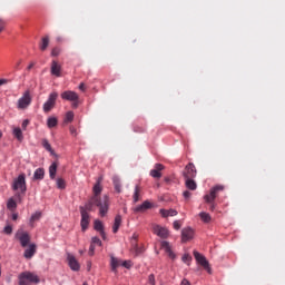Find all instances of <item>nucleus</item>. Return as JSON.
<instances>
[{
	"instance_id": "nucleus-30",
	"label": "nucleus",
	"mask_w": 285,
	"mask_h": 285,
	"mask_svg": "<svg viewBox=\"0 0 285 285\" xmlns=\"http://www.w3.org/2000/svg\"><path fill=\"white\" fill-rule=\"evenodd\" d=\"M57 168H58L57 163H52L51 166L49 167V175L51 179H55V177H57Z\"/></svg>"
},
{
	"instance_id": "nucleus-33",
	"label": "nucleus",
	"mask_w": 285,
	"mask_h": 285,
	"mask_svg": "<svg viewBox=\"0 0 285 285\" xmlns=\"http://www.w3.org/2000/svg\"><path fill=\"white\" fill-rule=\"evenodd\" d=\"M141 197V188H139V186L135 187V193H134V202L135 204H137V202H139Z\"/></svg>"
},
{
	"instance_id": "nucleus-47",
	"label": "nucleus",
	"mask_w": 285,
	"mask_h": 285,
	"mask_svg": "<svg viewBox=\"0 0 285 285\" xmlns=\"http://www.w3.org/2000/svg\"><path fill=\"white\" fill-rule=\"evenodd\" d=\"M29 124H30V120H28V119H26V120L22 121V128H23V130H26V128H28Z\"/></svg>"
},
{
	"instance_id": "nucleus-61",
	"label": "nucleus",
	"mask_w": 285,
	"mask_h": 285,
	"mask_svg": "<svg viewBox=\"0 0 285 285\" xmlns=\"http://www.w3.org/2000/svg\"><path fill=\"white\" fill-rule=\"evenodd\" d=\"M82 285H88V283H83Z\"/></svg>"
},
{
	"instance_id": "nucleus-2",
	"label": "nucleus",
	"mask_w": 285,
	"mask_h": 285,
	"mask_svg": "<svg viewBox=\"0 0 285 285\" xmlns=\"http://www.w3.org/2000/svg\"><path fill=\"white\" fill-rule=\"evenodd\" d=\"M19 285H32L39 284L41 279L36 273L32 272H22L18 276Z\"/></svg>"
},
{
	"instance_id": "nucleus-11",
	"label": "nucleus",
	"mask_w": 285,
	"mask_h": 285,
	"mask_svg": "<svg viewBox=\"0 0 285 285\" xmlns=\"http://www.w3.org/2000/svg\"><path fill=\"white\" fill-rule=\"evenodd\" d=\"M184 177L185 179H195V177H197V168H195V165L193 163H189L185 167Z\"/></svg>"
},
{
	"instance_id": "nucleus-29",
	"label": "nucleus",
	"mask_w": 285,
	"mask_h": 285,
	"mask_svg": "<svg viewBox=\"0 0 285 285\" xmlns=\"http://www.w3.org/2000/svg\"><path fill=\"white\" fill-rule=\"evenodd\" d=\"M58 124H59V120L57 119V117H49L47 119L48 128H57Z\"/></svg>"
},
{
	"instance_id": "nucleus-52",
	"label": "nucleus",
	"mask_w": 285,
	"mask_h": 285,
	"mask_svg": "<svg viewBox=\"0 0 285 285\" xmlns=\"http://www.w3.org/2000/svg\"><path fill=\"white\" fill-rule=\"evenodd\" d=\"M6 83H8L7 79H0V86H6Z\"/></svg>"
},
{
	"instance_id": "nucleus-57",
	"label": "nucleus",
	"mask_w": 285,
	"mask_h": 285,
	"mask_svg": "<svg viewBox=\"0 0 285 285\" xmlns=\"http://www.w3.org/2000/svg\"><path fill=\"white\" fill-rule=\"evenodd\" d=\"M79 254H80V255H83V250H79Z\"/></svg>"
},
{
	"instance_id": "nucleus-32",
	"label": "nucleus",
	"mask_w": 285,
	"mask_h": 285,
	"mask_svg": "<svg viewBox=\"0 0 285 285\" xmlns=\"http://www.w3.org/2000/svg\"><path fill=\"white\" fill-rule=\"evenodd\" d=\"M45 175H46V171H43L42 168H38V169H36V171L33 174V178L35 179H43Z\"/></svg>"
},
{
	"instance_id": "nucleus-13",
	"label": "nucleus",
	"mask_w": 285,
	"mask_h": 285,
	"mask_svg": "<svg viewBox=\"0 0 285 285\" xmlns=\"http://www.w3.org/2000/svg\"><path fill=\"white\" fill-rule=\"evenodd\" d=\"M195 237V229L190 227H185L181 230V242H190Z\"/></svg>"
},
{
	"instance_id": "nucleus-14",
	"label": "nucleus",
	"mask_w": 285,
	"mask_h": 285,
	"mask_svg": "<svg viewBox=\"0 0 285 285\" xmlns=\"http://www.w3.org/2000/svg\"><path fill=\"white\" fill-rule=\"evenodd\" d=\"M61 99H65V101H79V95L75 91H63L61 94Z\"/></svg>"
},
{
	"instance_id": "nucleus-40",
	"label": "nucleus",
	"mask_w": 285,
	"mask_h": 285,
	"mask_svg": "<svg viewBox=\"0 0 285 285\" xmlns=\"http://www.w3.org/2000/svg\"><path fill=\"white\" fill-rule=\"evenodd\" d=\"M42 146L43 148H46V150H48V153H52V147L50 146V142H48V140H42Z\"/></svg>"
},
{
	"instance_id": "nucleus-35",
	"label": "nucleus",
	"mask_w": 285,
	"mask_h": 285,
	"mask_svg": "<svg viewBox=\"0 0 285 285\" xmlns=\"http://www.w3.org/2000/svg\"><path fill=\"white\" fill-rule=\"evenodd\" d=\"M41 219V212H36L31 218H30V224H35V222H39Z\"/></svg>"
},
{
	"instance_id": "nucleus-46",
	"label": "nucleus",
	"mask_w": 285,
	"mask_h": 285,
	"mask_svg": "<svg viewBox=\"0 0 285 285\" xmlns=\"http://www.w3.org/2000/svg\"><path fill=\"white\" fill-rule=\"evenodd\" d=\"M148 283L150 285H155V275L150 274L149 277H148Z\"/></svg>"
},
{
	"instance_id": "nucleus-42",
	"label": "nucleus",
	"mask_w": 285,
	"mask_h": 285,
	"mask_svg": "<svg viewBox=\"0 0 285 285\" xmlns=\"http://www.w3.org/2000/svg\"><path fill=\"white\" fill-rule=\"evenodd\" d=\"M121 266L125 268H132V262L131 261H121Z\"/></svg>"
},
{
	"instance_id": "nucleus-23",
	"label": "nucleus",
	"mask_w": 285,
	"mask_h": 285,
	"mask_svg": "<svg viewBox=\"0 0 285 285\" xmlns=\"http://www.w3.org/2000/svg\"><path fill=\"white\" fill-rule=\"evenodd\" d=\"M110 266H111V271L114 273H117V268L121 266V261H119L118 258L111 256Z\"/></svg>"
},
{
	"instance_id": "nucleus-8",
	"label": "nucleus",
	"mask_w": 285,
	"mask_h": 285,
	"mask_svg": "<svg viewBox=\"0 0 285 285\" xmlns=\"http://www.w3.org/2000/svg\"><path fill=\"white\" fill-rule=\"evenodd\" d=\"M219 190H224V186L223 185H216L215 187H213L209 191V194L205 195L204 199L207 204H213V202H215V198L217 197V193H219Z\"/></svg>"
},
{
	"instance_id": "nucleus-54",
	"label": "nucleus",
	"mask_w": 285,
	"mask_h": 285,
	"mask_svg": "<svg viewBox=\"0 0 285 285\" xmlns=\"http://www.w3.org/2000/svg\"><path fill=\"white\" fill-rule=\"evenodd\" d=\"M32 68H35V62H31V63L27 67V70H32Z\"/></svg>"
},
{
	"instance_id": "nucleus-19",
	"label": "nucleus",
	"mask_w": 285,
	"mask_h": 285,
	"mask_svg": "<svg viewBox=\"0 0 285 285\" xmlns=\"http://www.w3.org/2000/svg\"><path fill=\"white\" fill-rule=\"evenodd\" d=\"M161 170H164V165H161V164H156V165H155V168L150 170L151 177H154V179H160V177H161Z\"/></svg>"
},
{
	"instance_id": "nucleus-7",
	"label": "nucleus",
	"mask_w": 285,
	"mask_h": 285,
	"mask_svg": "<svg viewBox=\"0 0 285 285\" xmlns=\"http://www.w3.org/2000/svg\"><path fill=\"white\" fill-rule=\"evenodd\" d=\"M16 239H18L22 246V248H26V246H30V234L23 229H19L16 233Z\"/></svg>"
},
{
	"instance_id": "nucleus-4",
	"label": "nucleus",
	"mask_w": 285,
	"mask_h": 285,
	"mask_svg": "<svg viewBox=\"0 0 285 285\" xmlns=\"http://www.w3.org/2000/svg\"><path fill=\"white\" fill-rule=\"evenodd\" d=\"M13 190L17 193H26L27 187H26V174H20L12 184Z\"/></svg>"
},
{
	"instance_id": "nucleus-9",
	"label": "nucleus",
	"mask_w": 285,
	"mask_h": 285,
	"mask_svg": "<svg viewBox=\"0 0 285 285\" xmlns=\"http://www.w3.org/2000/svg\"><path fill=\"white\" fill-rule=\"evenodd\" d=\"M57 97H59V94H57L56 91L49 95L48 100L43 105V110L46 112H50L51 109L55 108V105L57 104Z\"/></svg>"
},
{
	"instance_id": "nucleus-37",
	"label": "nucleus",
	"mask_w": 285,
	"mask_h": 285,
	"mask_svg": "<svg viewBox=\"0 0 285 285\" xmlns=\"http://www.w3.org/2000/svg\"><path fill=\"white\" fill-rule=\"evenodd\" d=\"M114 185H115L117 193H121V184L119 183L118 177H114Z\"/></svg>"
},
{
	"instance_id": "nucleus-49",
	"label": "nucleus",
	"mask_w": 285,
	"mask_h": 285,
	"mask_svg": "<svg viewBox=\"0 0 285 285\" xmlns=\"http://www.w3.org/2000/svg\"><path fill=\"white\" fill-rule=\"evenodd\" d=\"M4 28H6V22L0 19V32H3Z\"/></svg>"
},
{
	"instance_id": "nucleus-18",
	"label": "nucleus",
	"mask_w": 285,
	"mask_h": 285,
	"mask_svg": "<svg viewBox=\"0 0 285 285\" xmlns=\"http://www.w3.org/2000/svg\"><path fill=\"white\" fill-rule=\"evenodd\" d=\"M161 248L163 250H165V253H167L170 259H175L176 255H175V252H173V247L170 246V243L166 240L161 242Z\"/></svg>"
},
{
	"instance_id": "nucleus-51",
	"label": "nucleus",
	"mask_w": 285,
	"mask_h": 285,
	"mask_svg": "<svg viewBox=\"0 0 285 285\" xmlns=\"http://www.w3.org/2000/svg\"><path fill=\"white\" fill-rule=\"evenodd\" d=\"M11 217L13 222H17V219H19V215L17 213H13Z\"/></svg>"
},
{
	"instance_id": "nucleus-6",
	"label": "nucleus",
	"mask_w": 285,
	"mask_h": 285,
	"mask_svg": "<svg viewBox=\"0 0 285 285\" xmlns=\"http://www.w3.org/2000/svg\"><path fill=\"white\" fill-rule=\"evenodd\" d=\"M32 104V96H30V91H24L22 97L18 100L19 110H26L28 106Z\"/></svg>"
},
{
	"instance_id": "nucleus-50",
	"label": "nucleus",
	"mask_w": 285,
	"mask_h": 285,
	"mask_svg": "<svg viewBox=\"0 0 285 285\" xmlns=\"http://www.w3.org/2000/svg\"><path fill=\"white\" fill-rule=\"evenodd\" d=\"M180 285H190V282L186 278H184L180 283Z\"/></svg>"
},
{
	"instance_id": "nucleus-39",
	"label": "nucleus",
	"mask_w": 285,
	"mask_h": 285,
	"mask_svg": "<svg viewBox=\"0 0 285 285\" xmlns=\"http://www.w3.org/2000/svg\"><path fill=\"white\" fill-rule=\"evenodd\" d=\"M21 63H23V59H17L13 63L14 70H21Z\"/></svg>"
},
{
	"instance_id": "nucleus-53",
	"label": "nucleus",
	"mask_w": 285,
	"mask_h": 285,
	"mask_svg": "<svg viewBox=\"0 0 285 285\" xmlns=\"http://www.w3.org/2000/svg\"><path fill=\"white\" fill-rule=\"evenodd\" d=\"M79 90H86V85L83 83V82H81L80 85H79Z\"/></svg>"
},
{
	"instance_id": "nucleus-10",
	"label": "nucleus",
	"mask_w": 285,
	"mask_h": 285,
	"mask_svg": "<svg viewBox=\"0 0 285 285\" xmlns=\"http://www.w3.org/2000/svg\"><path fill=\"white\" fill-rule=\"evenodd\" d=\"M153 233L161 237V239H167L168 235H170L168 228L161 227V225H153Z\"/></svg>"
},
{
	"instance_id": "nucleus-27",
	"label": "nucleus",
	"mask_w": 285,
	"mask_h": 285,
	"mask_svg": "<svg viewBox=\"0 0 285 285\" xmlns=\"http://www.w3.org/2000/svg\"><path fill=\"white\" fill-rule=\"evenodd\" d=\"M48 46H50V38L48 36L43 37L40 42V50L43 52L48 50Z\"/></svg>"
},
{
	"instance_id": "nucleus-1",
	"label": "nucleus",
	"mask_w": 285,
	"mask_h": 285,
	"mask_svg": "<svg viewBox=\"0 0 285 285\" xmlns=\"http://www.w3.org/2000/svg\"><path fill=\"white\" fill-rule=\"evenodd\" d=\"M101 190H102L101 180H98V183L92 188L94 196L90 198L87 206H97L99 208L100 217H106V215H108L110 199L106 195L102 197H99V195H101Z\"/></svg>"
},
{
	"instance_id": "nucleus-55",
	"label": "nucleus",
	"mask_w": 285,
	"mask_h": 285,
	"mask_svg": "<svg viewBox=\"0 0 285 285\" xmlns=\"http://www.w3.org/2000/svg\"><path fill=\"white\" fill-rule=\"evenodd\" d=\"M139 236L137 235V234H134L132 235V239H134V242H137V238H138Z\"/></svg>"
},
{
	"instance_id": "nucleus-45",
	"label": "nucleus",
	"mask_w": 285,
	"mask_h": 285,
	"mask_svg": "<svg viewBox=\"0 0 285 285\" xmlns=\"http://www.w3.org/2000/svg\"><path fill=\"white\" fill-rule=\"evenodd\" d=\"M69 131H70V135H72L73 137H77V128H75V126H70Z\"/></svg>"
},
{
	"instance_id": "nucleus-24",
	"label": "nucleus",
	"mask_w": 285,
	"mask_h": 285,
	"mask_svg": "<svg viewBox=\"0 0 285 285\" xmlns=\"http://www.w3.org/2000/svg\"><path fill=\"white\" fill-rule=\"evenodd\" d=\"M161 217H176V209H160Z\"/></svg>"
},
{
	"instance_id": "nucleus-17",
	"label": "nucleus",
	"mask_w": 285,
	"mask_h": 285,
	"mask_svg": "<svg viewBox=\"0 0 285 285\" xmlns=\"http://www.w3.org/2000/svg\"><path fill=\"white\" fill-rule=\"evenodd\" d=\"M153 208V203L149 200H145L141 205L135 207V213H146V210H150Z\"/></svg>"
},
{
	"instance_id": "nucleus-38",
	"label": "nucleus",
	"mask_w": 285,
	"mask_h": 285,
	"mask_svg": "<svg viewBox=\"0 0 285 285\" xmlns=\"http://www.w3.org/2000/svg\"><path fill=\"white\" fill-rule=\"evenodd\" d=\"M61 55V48L56 47L51 50V57H59Z\"/></svg>"
},
{
	"instance_id": "nucleus-56",
	"label": "nucleus",
	"mask_w": 285,
	"mask_h": 285,
	"mask_svg": "<svg viewBox=\"0 0 285 285\" xmlns=\"http://www.w3.org/2000/svg\"><path fill=\"white\" fill-rule=\"evenodd\" d=\"M3 137V132L0 131V139Z\"/></svg>"
},
{
	"instance_id": "nucleus-34",
	"label": "nucleus",
	"mask_w": 285,
	"mask_h": 285,
	"mask_svg": "<svg viewBox=\"0 0 285 285\" xmlns=\"http://www.w3.org/2000/svg\"><path fill=\"white\" fill-rule=\"evenodd\" d=\"M75 119V112L68 111L65 117V124H70Z\"/></svg>"
},
{
	"instance_id": "nucleus-15",
	"label": "nucleus",
	"mask_w": 285,
	"mask_h": 285,
	"mask_svg": "<svg viewBox=\"0 0 285 285\" xmlns=\"http://www.w3.org/2000/svg\"><path fill=\"white\" fill-rule=\"evenodd\" d=\"M36 253H37V245L35 243H30L28 245V248L23 253V257L26 259H32V257H35Z\"/></svg>"
},
{
	"instance_id": "nucleus-16",
	"label": "nucleus",
	"mask_w": 285,
	"mask_h": 285,
	"mask_svg": "<svg viewBox=\"0 0 285 285\" xmlns=\"http://www.w3.org/2000/svg\"><path fill=\"white\" fill-rule=\"evenodd\" d=\"M97 246H102V243H101V239H99V237L95 236L91 238V244L89 247L90 257L95 255V248H97Z\"/></svg>"
},
{
	"instance_id": "nucleus-41",
	"label": "nucleus",
	"mask_w": 285,
	"mask_h": 285,
	"mask_svg": "<svg viewBox=\"0 0 285 285\" xmlns=\"http://www.w3.org/2000/svg\"><path fill=\"white\" fill-rule=\"evenodd\" d=\"M191 259H193V257L190 256V254H185V255L183 256V262H184L185 264H190Z\"/></svg>"
},
{
	"instance_id": "nucleus-21",
	"label": "nucleus",
	"mask_w": 285,
	"mask_h": 285,
	"mask_svg": "<svg viewBox=\"0 0 285 285\" xmlns=\"http://www.w3.org/2000/svg\"><path fill=\"white\" fill-rule=\"evenodd\" d=\"M94 228L95 230L100 233V236L102 237V239H106V232H104V223H101V220H98V219L95 220Z\"/></svg>"
},
{
	"instance_id": "nucleus-26",
	"label": "nucleus",
	"mask_w": 285,
	"mask_h": 285,
	"mask_svg": "<svg viewBox=\"0 0 285 285\" xmlns=\"http://www.w3.org/2000/svg\"><path fill=\"white\" fill-rule=\"evenodd\" d=\"M198 216L202 219V222H204V224H210V222H213V217H210V214L206 212L199 213Z\"/></svg>"
},
{
	"instance_id": "nucleus-60",
	"label": "nucleus",
	"mask_w": 285,
	"mask_h": 285,
	"mask_svg": "<svg viewBox=\"0 0 285 285\" xmlns=\"http://www.w3.org/2000/svg\"><path fill=\"white\" fill-rule=\"evenodd\" d=\"M0 277H1V265H0Z\"/></svg>"
},
{
	"instance_id": "nucleus-20",
	"label": "nucleus",
	"mask_w": 285,
	"mask_h": 285,
	"mask_svg": "<svg viewBox=\"0 0 285 285\" xmlns=\"http://www.w3.org/2000/svg\"><path fill=\"white\" fill-rule=\"evenodd\" d=\"M51 75L55 77H61V65L57 62V60H53L51 62Z\"/></svg>"
},
{
	"instance_id": "nucleus-44",
	"label": "nucleus",
	"mask_w": 285,
	"mask_h": 285,
	"mask_svg": "<svg viewBox=\"0 0 285 285\" xmlns=\"http://www.w3.org/2000/svg\"><path fill=\"white\" fill-rule=\"evenodd\" d=\"M174 228H175V230H179V228H181V222L180 220H175L174 222Z\"/></svg>"
},
{
	"instance_id": "nucleus-58",
	"label": "nucleus",
	"mask_w": 285,
	"mask_h": 285,
	"mask_svg": "<svg viewBox=\"0 0 285 285\" xmlns=\"http://www.w3.org/2000/svg\"><path fill=\"white\" fill-rule=\"evenodd\" d=\"M57 41H61V38H57Z\"/></svg>"
},
{
	"instance_id": "nucleus-28",
	"label": "nucleus",
	"mask_w": 285,
	"mask_h": 285,
	"mask_svg": "<svg viewBox=\"0 0 285 285\" xmlns=\"http://www.w3.org/2000/svg\"><path fill=\"white\" fill-rule=\"evenodd\" d=\"M7 208L8 210H10L11 213H14V210H17V202L14 200V198H9L7 202Z\"/></svg>"
},
{
	"instance_id": "nucleus-36",
	"label": "nucleus",
	"mask_w": 285,
	"mask_h": 285,
	"mask_svg": "<svg viewBox=\"0 0 285 285\" xmlns=\"http://www.w3.org/2000/svg\"><path fill=\"white\" fill-rule=\"evenodd\" d=\"M57 188H59L60 190H63L66 188V180L63 178L57 179Z\"/></svg>"
},
{
	"instance_id": "nucleus-31",
	"label": "nucleus",
	"mask_w": 285,
	"mask_h": 285,
	"mask_svg": "<svg viewBox=\"0 0 285 285\" xmlns=\"http://www.w3.org/2000/svg\"><path fill=\"white\" fill-rule=\"evenodd\" d=\"M13 135H14L16 139H18V141L23 140V132L21 131V128H19V127L13 128Z\"/></svg>"
},
{
	"instance_id": "nucleus-22",
	"label": "nucleus",
	"mask_w": 285,
	"mask_h": 285,
	"mask_svg": "<svg viewBox=\"0 0 285 285\" xmlns=\"http://www.w3.org/2000/svg\"><path fill=\"white\" fill-rule=\"evenodd\" d=\"M121 222H122L121 215H117L114 220L112 233H119V228L121 227Z\"/></svg>"
},
{
	"instance_id": "nucleus-3",
	"label": "nucleus",
	"mask_w": 285,
	"mask_h": 285,
	"mask_svg": "<svg viewBox=\"0 0 285 285\" xmlns=\"http://www.w3.org/2000/svg\"><path fill=\"white\" fill-rule=\"evenodd\" d=\"M90 210H92V206L90 205L80 207V215H81L80 226H81L82 233H86V230H88V226H90V214H89Z\"/></svg>"
},
{
	"instance_id": "nucleus-12",
	"label": "nucleus",
	"mask_w": 285,
	"mask_h": 285,
	"mask_svg": "<svg viewBox=\"0 0 285 285\" xmlns=\"http://www.w3.org/2000/svg\"><path fill=\"white\" fill-rule=\"evenodd\" d=\"M67 262L71 271L78 272L81 269V264H79V261H77V257H75V255L67 254Z\"/></svg>"
},
{
	"instance_id": "nucleus-5",
	"label": "nucleus",
	"mask_w": 285,
	"mask_h": 285,
	"mask_svg": "<svg viewBox=\"0 0 285 285\" xmlns=\"http://www.w3.org/2000/svg\"><path fill=\"white\" fill-rule=\"evenodd\" d=\"M194 257L203 268L207 271V273L210 275L213 273V269L210 268V264L208 263V259H206L205 255L199 254V252H194Z\"/></svg>"
},
{
	"instance_id": "nucleus-43",
	"label": "nucleus",
	"mask_w": 285,
	"mask_h": 285,
	"mask_svg": "<svg viewBox=\"0 0 285 285\" xmlns=\"http://www.w3.org/2000/svg\"><path fill=\"white\" fill-rule=\"evenodd\" d=\"M3 233H4L6 235H12V227H11V225H7V226L4 227V229H3Z\"/></svg>"
},
{
	"instance_id": "nucleus-48",
	"label": "nucleus",
	"mask_w": 285,
	"mask_h": 285,
	"mask_svg": "<svg viewBox=\"0 0 285 285\" xmlns=\"http://www.w3.org/2000/svg\"><path fill=\"white\" fill-rule=\"evenodd\" d=\"M184 197H185V199H190V196L193 195L190 191H188V190H186V191H184Z\"/></svg>"
},
{
	"instance_id": "nucleus-25",
	"label": "nucleus",
	"mask_w": 285,
	"mask_h": 285,
	"mask_svg": "<svg viewBox=\"0 0 285 285\" xmlns=\"http://www.w3.org/2000/svg\"><path fill=\"white\" fill-rule=\"evenodd\" d=\"M185 186L188 190H197V183L193 178H186Z\"/></svg>"
},
{
	"instance_id": "nucleus-59",
	"label": "nucleus",
	"mask_w": 285,
	"mask_h": 285,
	"mask_svg": "<svg viewBox=\"0 0 285 285\" xmlns=\"http://www.w3.org/2000/svg\"><path fill=\"white\" fill-rule=\"evenodd\" d=\"M212 210H215V206L212 207Z\"/></svg>"
}]
</instances>
